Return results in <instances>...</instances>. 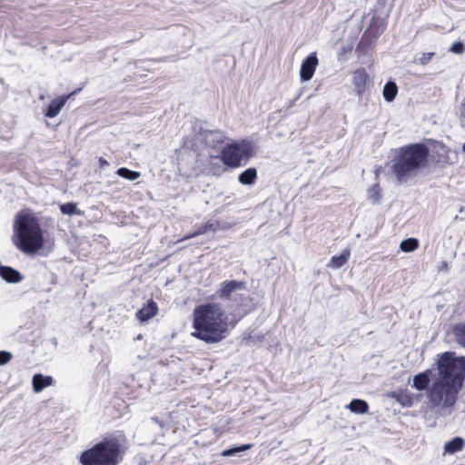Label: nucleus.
Segmentation results:
<instances>
[{"label":"nucleus","instance_id":"14","mask_svg":"<svg viewBox=\"0 0 465 465\" xmlns=\"http://www.w3.org/2000/svg\"><path fill=\"white\" fill-rule=\"evenodd\" d=\"M244 288V282L238 281H229L223 283L220 290V296L224 298H230L232 293L236 290H242Z\"/></svg>","mask_w":465,"mask_h":465},{"label":"nucleus","instance_id":"39","mask_svg":"<svg viewBox=\"0 0 465 465\" xmlns=\"http://www.w3.org/2000/svg\"><path fill=\"white\" fill-rule=\"evenodd\" d=\"M462 151L465 153V143L462 145Z\"/></svg>","mask_w":465,"mask_h":465},{"label":"nucleus","instance_id":"38","mask_svg":"<svg viewBox=\"0 0 465 465\" xmlns=\"http://www.w3.org/2000/svg\"><path fill=\"white\" fill-rule=\"evenodd\" d=\"M464 209H465V207H464V206H461V207L460 208V213H462V212L464 211Z\"/></svg>","mask_w":465,"mask_h":465},{"label":"nucleus","instance_id":"12","mask_svg":"<svg viewBox=\"0 0 465 465\" xmlns=\"http://www.w3.org/2000/svg\"><path fill=\"white\" fill-rule=\"evenodd\" d=\"M158 312V306L155 302L153 300L148 301L147 305L143 306L142 309H140L136 316L139 321L141 322H146L152 317H153Z\"/></svg>","mask_w":465,"mask_h":465},{"label":"nucleus","instance_id":"3","mask_svg":"<svg viewBox=\"0 0 465 465\" xmlns=\"http://www.w3.org/2000/svg\"><path fill=\"white\" fill-rule=\"evenodd\" d=\"M429 148L423 143H411L399 148L392 160V171L399 183L415 176L428 165Z\"/></svg>","mask_w":465,"mask_h":465},{"label":"nucleus","instance_id":"32","mask_svg":"<svg viewBox=\"0 0 465 465\" xmlns=\"http://www.w3.org/2000/svg\"><path fill=\"white\" fill-rule=\"evenodd\" d=\"M460 120L465 124V95L460 104Z\"/></svg>","mask_w":465,"mask_h":465},{"label":"nucleus","instance_id":"25","mask_svg":"<svg viewBox=\"0 0 465 465\" xmlns=\"http://www.w3.org/2000/svg\"><path fill=\"white\" fill-rule=\"evenodd\" d=\"M60 210L63 214L66 215H79L81 214V211L77 208L76 203H66L60 205Z\"/></svg>","mask_w":465,"mask_h":465},{"label":"nucleus","instance_id":"23","mask_svg":"<svg viewBox=\"0 0 465 465\" xmlns=\"http://www.w3.org/2000/svg\"><path fill=\"white\" fill-rule=\"evenodd\" d=\"M368 198L373 204L380 203L381 192L379 183H375L368 190Z\"/></svg>","mask_w":465,"mask_h":465},{"label":"nucleus","instance_id":"6","mask_svg":"<svg viewBox=\"0 0 465 465\" xmlns=\"http://www.w3.org/2000/svg\"><path fill=\"white\" fill-rule=\"evenodd\" d=\"M249 157L248 148L237 143H232L223 149L221 160L224 165L236 168L242 164V160L246 162Z\"/></svg>","mask_w":465,"mask_h":465},{"label":"nucleus","instance_id":"35","mask_svg":"<svg viewBox=\"0 0 465 465\" xmlns=\"http://www.w3.org/2000/svg\"><path fill=\"white\" fill-rule=\"evenodd\" d=\"M449 270V265H448V262H442L439 267V272H441V271H448Z\"/></svg>","mask_w":465,"mask_h":465},{"label":"nucleus","instance_id":"21","mask_svg":"<svg viewBox=\"0 0 465 465\" xmlns=\"http://www.w3.org/2000/svg\"><path fill=\"white\" fill-rule=\"evenodd\" d=\"M219 227V223L217 221H209L205 224L201 225L194 232L184 237V239H190L193 237H196L198 235L203 234L209 231L215 232Z\"/></svg>","mask_w":465,"mask_h":465},{"label":"nucleus","instance_id":"30","mask_svg":"<svg viewBox=\"0 0 465 465\" xmlns=\"http://www.w3.org/2000/svg\"><path fill=\"white\" fill-rule=\"evenodd\" d=\"M434 55L435 53L433 52L423 53L422 55L418 59V61L420 64L425 65L430 62Z\"/></svg>","mask_w":465,"mask_h":465},{"label":"nucleus","instance_id":"2","mask_svg":"<svg viewBox=\"0 0 465 465\" xmlns=\"http://www.w3.org/2000/svg\"><path fill=\"white\" fill-rule=\"evenodd\" d=\"M193 335L206 343H215L228 334L227 317L218 303L202 304L193 310Z\"/></svg>","mask_w":465,"mask_h":465},{"label":"nucleus","instance_id":"7","mask_svg":"<svg viewBox=\"0 0 465 465\" xmlns=\"http://www.w3.org/2000/svg\"><path fill=\"white\" fill-rule=\"evenodd\" d=\"M353 92L361 97L368 90L370 75L365 68H359L352 73Z\"/></svg>","mask_w":465,"mask_h":465},{"label":"nucleus","instance_id":"28","mask_svg":"<svg viewBox=\"0 0 465 465\" xmlns=\"http://www.w3.org/2000/svg\"><path fill=\"white\" fill-rule=\"evenodd\" d=\"M391 397L396 399V401L398 402H400L401 405L403 406H407V407H410L412 405V399L411 397L406 393V392H401V393H397V392H392L391 393Z\"/></svg>","mask_w":465,"mask_h":465},{"label":"nucleus","instance_id":"11","mask_svg":"<svg viewBox=\"0 0 465 465\" xmlns=\"http://www.w3.org/2000/svg\"><path fill=\"white\" fill-rule=\"evenodd\" d=\"M0 276L9 283H17L23 280L22 274L9 266L0 265Z\"/></svg>","mask_w":465,"mask_h":465},{"label":"nucleus","instance_id":"26","mask_svg":"<svg viewBox=\"0 0 465 465\" xmlns=\"http://www.w3.org/2000/svg\"><path fill=\"white\" fill-rule=\"evenodd\" d=\"M264 340V335L262 333H250L248 336L243 338V343L246 346L256 345L258 343L262 342Z\"/></svg>","mask_w":465,"mask_h":465},{"label":"nucleus","instance_id":"1","mask_svg":"<svg viewBox=\"0 0 465 465\" xmlns=\"http://www.w3.org/2000/svg\"><path fill=\"white\" fill-rule=\"evenodd\" d=\"M436 365L438 373L430 387L431 370L416 374L412 387L420 391L427 390L431 408L453 407L465 380V357L456 356L453 351H445L439 355Z\"/></svg>","mask_w":465,"mask_h":465},{"label":"nucleus","instance_id":"19","mask_svg":"<svg viewBox=\"0 0 465 465\" xmlns=\"http://www.w3.org/2000/svg\"><path fill=\"white\" fill-rule=\"evenodd\" d=\"M347 407L353 413L364 414L369 411L368 403L360 399L352 400Z\"/></svg>","mask_w":465,"mask_h":465},{"label":"nucleus","instance_id":"22","mask_svg":"<svg viewBox=\"0 0 465 465\" xmlns=\"http://www.w3.org/2000/svg\"><path fill=\"white\" fill-rule=\"evenodd\" d=\"M419 247V241L416 238H408L403 240L400 244V249L402 252H410L417 250Z\"/></svg>","mask_w":465,"mask_h":465},{"label":"nucleus","instance_id":"36","mask_svg":"<svg viewBox=\"0 0 465 465\" xmlns=\"http://www.w3.org/2000/svg\"><path fill=\"white\" fill-rule=\"evenodd\" d=\"M152 420L155 423H157L161 428H163L164 422L160 420L157 417H153Z\"/></svg>","mask_w":465,"mask_h":465},{"label":"nucleus","instance_id":"17","mask_svg":"<svg viewBox=\"0 0 465 465\" xmlns=\"http://www.w3.org/2000/svg\"><path fill=\"white\" fill-rule=\"evenodd\" d=\"M465 441L460 437H455L451 440L448 441L444 445V452L453 454L461 450L464 447Z\"/></svg>","mask_w":465,"mask_h":465},{"label":"nucleus","instance_id":"8","mask_svg":"<svg viewBox=\"0 0 465 465\" xmlns=\"http://www.w3.org/2000/svg\"><path fill=\"white\" fill-rule=\"evenodd\" d=\"M317 64L316 53H312L303 60L300 70V77L302 82H307L312 78Z\"/></svg>","mask_w":465,"mask_h":465},{"label":"nucleus","instance_id":"10","mask_svg":"<svg viewBox=\"0 0 465 465\" xmlns=\"http://www.w3.org/2000/svg\"><path fill=\"white\" fill-rule=\"evenodd\" d=\"M68 97V95H64L52 100L45 113V115L48 118H53L56 116L65 104Z\"/></svg>","mask_w":465,"mask_h":465},{"label":"nucleus","instance_id":"24","mask_svg":"<svg viewBox=\"0 0 465 465\" xmlns=\"http://www.w3.org/2000/svg\"><path fill=\"white\" fill-rule=\"evenodd\" d=\"M116 173L124 179L129 181H134L140 177V173L136 171L130 170L125 167H121L116 171Z\"/></svg>","mask_w":465,"mask_h":465},{"label":"nucleus","instance_id":"4","mask_svg":"<svg viewBox=\"0 0 465 465\" xmlns=\"http://www.w3.org/2000/svg\"><path fill=\"white\" fill-rule=\"evenodd\" d=\"M17 247L26 253H33L43 247L44 237L38 220L28 213H19L15 222Z\"/></svg>","mask_w":465,"mask_h":465},{"label":"nucleus","instance_id":"9","mask_svg":"<svg viewBox=\"0 0 465 465\" xmlns=\"http://www.w3.org/2000/svg\"><path fill=\"white\" fill-rule=\"evenodd\" d=\"M203 142L206 145L214 148L224 142L225 135L219 130H207L202 133Z\"/></svg>","mask_w":465,"mask_h":465},{"label":"nucleus","instance_id":"33","mask_svg":"<svg viewBox=\"0 0 465 465\" xmlns=\"http://www.w3.org/2000/svg\"><path fill=\"white\" fill-rule=\"evenodd\" d=\"M225 169L222 165H218L217 168L213 167L212 173L214 175H220Z\"/></svg>","mask_w":465,"mask_h":465},{"label":"nucleus","instance_id":"16","mask_svg":"<svg viewBox=\"0 0 465 465\" xmlns=\"http://www.w3.org/2000/svg\"><path fill=\"white\" fill-rule=\"evenodd\" d=\"M257 179V171L255 168L251 167L241 173L238 176V181L243 185H252Z\"/></svg>","mask_w":465,"mask_h":465},{"label":"nucleus","instance_id":"5","mask_svg":"<svg viewBox=\"0 0 465 465\" xmlns=\"http://www.w3.org/2000/svg\"><path fill=\"white\" fill-rule=\"evenodd\" d=\"M120 446L114 439H105L84 450L80 456L82 465H116Z\"/></svg>","mask_w":465,"mask_h":465},{"label":"nucleus","instance_id":"27","mask_svg":"<svg viewBox=\"0 0 465 465\" xmlns=\"http://www.w3.org/2000/svg\"><path fill=\"white\" fill-rule=\"evenodd\" d=\"M252 447V444H243V445H241V446H238V447H233V448H230V449H227V450H224L223 452H222V456L223 457H230V456H233V455H236L242 451H245L247 450H250L251 448Z\"/></svg>","mask_w":465,"mask_h":465},{"label":"nucleus","instance_id":"31","mask_svg":"<svg viewBox=\"0 0 465 465\" xmlns=\"http://www.w3.org/2000/svg\"><path fill=\"white\" fill-rule=\"evenodd\" d=\"M12 359V354L5 351H0V365L6 364Z\"/></svg>","mask_w":465,"mask_h":465},{"label":"nucleus","instance_id":"20","mask_svg":"<svg viewBox=\"0 0 465 465\" xmlns=\"http://www.w3.org/2000/svg\"><path fill=\"white\" fill-rule=\"evenodd\" d=\"M452 334L457 343L465 348V322H460L453 325Z\"/></svg>","mask_w":465,"mask_h":465},{"label":"nucleus","instance_id":"18","mask_svg":"<svg viewBox=\"0 0 465 465\" xmlns=\"http://www.w3.org/2000/svg\"><path fill=\"white\" fill-rule=\"evenodd\" d=\"M398 94V86L395 82L389 81L385 84L382 90V95L386 102H392Z\"/></svg>","mask_w":465,"mask_h":465},{"label":"nucleus","instance_id":"15","mask_svg":"<svg viewBox=\"0 0 465 465\" xmlns=\"http://www.w3.org/2000/svg\"><path fill=\"white\" fill-rule=\"evenodd\" d=\"M351 255L350 249L346 248L343 250L341 254L337 256H332L330 260L329 263L327 264L328 267L332 269H340L349 260Z\"/></svg>","mask_w":465,"mask_h":465},{"label":"nucleus","instance_id":"34","mask_svg":"<svg viewBox=\"0 0 465 465\" xmlns=\"http://www.w3.org/2000/svg\"><path fill=\"white\" fill-rule=\"evenodd\" d=\"M99 165L101 168H104L109 165V163L103 157H100L99 158Z\"/></svg>","mask_w":465,"mask_h":465},{"label":"nucleus","instance_id":"29","mask_svg":"<svg viewBox=\"0 0 465 465\" xmlns=\"http://www.w3.org/2000/svg\"><path fill=\"white\" fill-rule=\"evenodd\" d=\"M454 54H462L465 51V45L462 42H455L450 48Z\"/></svg>","mask_w":465,"mask_h":465},{"label":"nucleus","instance_id":"13","mask_svg":"<svg viewBox=\"0 0 465 465\" xmlns=\"http://www.w3.org/2000/svg\"><path fill=\"white\" fill-rule=\"evenodd\" d=\"M54 380L51 376H45L41 373H36L33 376L32 379L33 391L38 393L45 388L51 386Z\"/></svg>","mask_w":465,"mask_h":465},{"label":"nucleus","instance_id":"37","mask_svg":"<svg viewBox=\"0 0 465 465\" xmlns=\"http://www.w3.org/2000/svg\"><path fill=\"white\" fill-rule=\"evenodd\" d=\"M363 47H364V43H363V41L361 40V41L360 42V44L358 45L357 48H356V52H357V53H361V52H362Z\"/></svg>","mask_w":465,"mask_h":465}]
</instances>
